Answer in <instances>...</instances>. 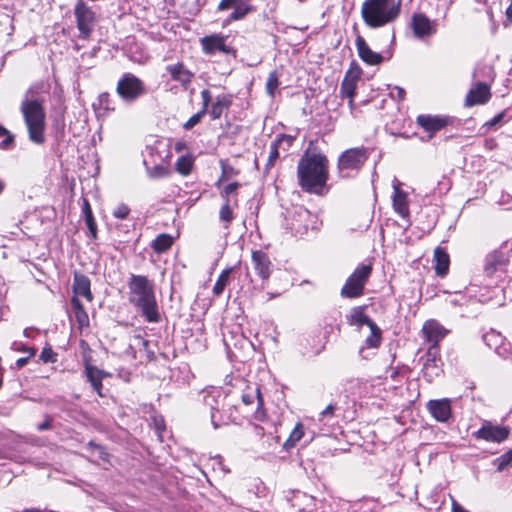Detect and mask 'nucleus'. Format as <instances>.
<instances>
[{
    "label": "nucleus",
    "mask_w": 512,
    "mask_h": 512,
    "mask_svg": "<svg viewBox=\"0 0 512 512\" xmlns=\"http://www.w3.org/2000/svg\"><path fill=\"white\" fill-rule=\"evenodd\" d=\"M45 103V96L39 92V88L32 86L25 92L19 107L28 132V138L37 145H42L46 140Z\"/></svg>",
    "instance_id": "obj_1"
},
{
    "label": "nucleus",
    "mask_w": 512,
    "mask_h": 512,
    "mask_svg": "<svg viewBox=\"0 0 512 512\" xmlns=\"http://www.w3.org/2000/svg\"><path fill=\"white\" fill-rule=\"evenodd\" d=\"M128 300L149 323H158L161 316L153 283L144 275L131 274L128 282Z\"/></svg>",
    "instance_id": "obj_2"
},
{
    "label": "nucleus",
    "mask_w": 512,
    "mask_h": 512,
    "mask_svg": "<svg viewBox=\"0 0 512 512\" xmlns=\"http://www.w3.org/2000/svg\"><path fill=\"white\" fill-rule=\"evenodd\" d=\"M299 184L309 193H319L328 179V160L320 153L306 152L297 167Z\"/></svg>",
    "instance_id": "obj_3"
},
{
    "label": "nucleus",
    "mask_w": 512,
    "mask_h": 512,
    "mask_svg": "<svg viewBox=\"0 0 512 512\" xmlns=\"http://www.w3.org/2000/svg\"><path fill=\"white\" fill-rule=\"evenodd\" d=\"M402 0H365L361 15L370 28H379L396 21L400 15Z\"/></svg>",
    "instance_id": "obj_4"
},
{
    "label": "nucleus",
    "mask_w": 512,
    "mask_h": 512,
    "mask_svg": "<svg viewBox=\"0 0 512 512\" xmlns=\"http://www.w3.org/2000/svg\"><path fill=\"white\" fill-rule=\"evenodd\" d=\"M116 93L127 104H132L147 94L145 83L132 73H124L116 85Z\"/></svg>",
    "instance_id": "obj_5"
},
{
    "label": "nucleus",
    "mask_w": 512,
    "mask_h": 512,
    "mask_svg": "<svg viewBox=\"0 0 512 512\" xmlns=\"http://www.w3.org/2000/svg\"><path fill=\"white\" fill-rule=\"evenodd\" d=\"M369 157L368 149L364 147L351 148L344 151L338 159V170L343 178L357 173Z\"/></svg>",
    "instance_id": "obj_6"
},
{
    "label": "nucleus",
    "mask_w": 512,
    "mask_h": 512,
    "mask_svg": "<svg viewBox=\"0 0 512 512\" xmlns=\"http://www.w3.org/2000/svg\"><path fill=\"white\" fill-rule=\"evenodd\" d=\"M372 273V264H360L348 277L341 289L344 298H358L363 295L364 287Z\"/></svg>",
    "instance_id": "obj_7"
},
{
    "label": "nucleus",
    "mask_w": 512,
    "mask_h": 512,
    "mask_svg": "<svg viewBox=\"0 0 512 512\" xmlns=\"http://www.w3.org/2000/svg\"><path fill=\"white\" fill-rule=\"evenodd\" d=\"M79 37L88 39L96 25V15L82 0H79L74 10Z\"/></svg>",
    "instance_id": "obj_8"
},
{
    "label": "nucleus",
    "mask_w": 512,
    "mask_h": 512,
    "mask_svg": "<svg viewBox=\"0 0 512 512\" xmlns=\"http://www.w3.org/2000/svg\"><path fill=\"white\" fill-rule=\"evenodd\" d=\"M505 242L503 246L490 252L485 258L484 271L486 275L493 276L496 272L502 271L510 257V249Z\"/></svg>",
    "instance_id": "obj_9"
},
{
    "label": "nucleus",
    "mask_w": 512,
    "mask_h": 512,
    "mask_svg": "<svg viewBox=\"0 0 512 512\" xmlns=\"http://www.w3.org/2000/svg\"><path fill=\"white\" fill-rule=\"evenodd\" d=\"M510 434L509 427L495 425L490 421H484L481 428L473 433L476 439L487 442L501 443L508 438Z\"/></svg>",
    "instance_id": "obj_10"
},
{
    "label": "nucleus",
    "mask_w": 512,
    "mask_h": 512,
    "mask_svg": "<svg viewBox=\"0 0 512 512\" xmlns=\"http://www.w3.org/2000/svg\"><path fill=\"white\" fill-rule=\"evenodd\" d=\"M413 34L418 39H425L434 35L437 31V24L431 21L422 13H415L411 19Z\"/></svg>",
    "instance_id": "obj_11"
},
{
    "label": "nucleus",
    "mask_w": 512,
    "mask_h": 512,
    "mask_svg": "<svg viewBox=\"0 0 512 512\" xmlns=\"http://www.w3.org/2000/svg\"><path fill=\"white\" fill-rule=\"evenodd\" d=\"M491 98L490 87L484 82L475 83L468 91L465 98V106L472 107L487 103Z\"/></svg>",
    "instance_id": "obj_12"
},
{
    "label": "nucleus",
    "mask_w": 512,
    "mask_h": 512,
    "mask_svg": "<svg viewBox=\"0 0 512 512\" xmlns=\"http://www.w3.org/2000/svg\"><path fill=\"white\" fill-rule=\"evenodd\" d=\"M427 409L432 417L438 422H448L452 417L451 401L447 398L430 400Z\"/></svg>",
    "instance_id": "obj_13"
},
{
    "label": "nucleus",
    "mask_w": 512,
    "mask_h": 512,
    "mask_svg": "<svg viewBox=\"0 0 512 512\" xmlns=\"http://www.w3.org/2000/svg\"><path fill=\"white\" fill-rule=\"evenodd\" d=\"M204 53L213 55L217 51L230 54L233 49L226 45V37L221 34L205 36L200 40Z\"/></svg>",
    "instance_id": "obj_14"
},
{
    "label": "nucleus",
    "mask_w": 512,
    "mask_h": 512,
    "mask_svg": "<svg viewBox=\"0 0 512 512\" xmlns=\"http://www.w3.org/2000/svg\"><path fill=\"white\" fill-rule=\"evenodd\" d=\"M315 223V216L307 209L298 207L294 212V218L291 222V229L299 235H303Z\"/></svg>",
    "instance_id": "obj_15"
},
{
    "label": "nucleus",
    "mask_w": 512,
    "mask_h": 512,
    "mask_svg": "<svg viewBox=\"0 0 512 512\" xmlns=\"http://www.w3.org/2000/svg\"><path fill=\"white\" fill-rule=\"evenodd\" d=\"M416 122L429 133L428 139H431L437 131L449 124V119L441 116L419 115Z\"/></svg>",
    "instance_id": "obj_16"
},
{
    "label": "nucleus",
    "mask_w": 512,
    "mask_h": 512,
    "mask_svg": "<svg viewBox=\"0 0 512 512\" xmlns=\"http://www.w3.org/2000/svg\"><path fill=\"white\" fill-rule=\"evenodd\" d=\"M251 259L257 274L262 280H267L272 271V263L268 255L262 250H255L252 251Z\"/></svg>",
    "instance_id": "obj_17"
},
{
    "label": "nucleus",
    "mask_w": 512,
    "mask_h": 512,
    "mask_svg": "<svg viewBox=\"0 0 512 512\" xmlns=\"http://www.w3.org/2000/svg\"><path fill=\"white\" fill-rule=\"evenodd\" d=\"M293 141L294 137L286 134H280L276 137L274 141H272L270 145L269 156L265 166V173H268L270 171V169L274 166L276 160L279 158V148L284 144L288 148L292 145Z\"/></svg>",
    "instance_id": "obj_18"
},
{
    "label": "nucleus",
    "mask_w": 512,
    "mask_h": 512,
    "mask_svg": "<svg viewBox=\"0 0 512 512\" xmlns=\"http://www.w3.org/2000/svg\"><path fill=\"white\" fill-rule=\"evenodd\" d=\"M422 333L428 342L436 345L446 336L448 330H446L438 321L431 319L424 323Z\"/></svg>",
    "instance_id": "obj_19"
},
{
    "label": "nucleus",
    "mask_w": 512,
    "mask_h": 512,
    "mask_svg": "<svg viewBox=\"0 0 512 512\" xmlns=\"http://www.w3.org/2000/svg\"><path fill=\"white\" fill-rule=\"evenodd\" d=\"M355 45L358 55L363 62L369 65H377L381 63L382 56L379 53L372 51L362 36L358 35L356 37Z\"/></svg>",
    "instance_id": "obj_20"
},
{
    "label": "nucleus",
    "mask_w": 512,
    "mask_h": 512,
    "mask_svg": "<svg viewBox=\"0 0 512 512\" xmlns=\"http://www.w3.org/2000/svg\"><path fill=\"white\" fill-rule=\"evenodd\" d=\"M401 183L396 181L393 184L394 193L392 197V203L394 211L400 215L402 218H406L409 216V207L407 200V193L403 191L401 188Z\"/></svg>",
    "instance_id": "obj_21"
},
{
    "label": "nucleus",
    "mask_w": 512,
    "mask_h": 512,
    "mask_svg": "<svg viewBox=\"0 0 512 512\" xmlns=\"http://www.w3.org/2000/svg\"><path fill=\"white\" fill-rule=\"evenodd\" d=\"M72 290L74 293L73 296H76L77 298L79 296H82L89 302L93 300V295L91 292V282L89 278L83 274H74Z\"/></svg>",
    "instance_id": "obj_22"
},
{
    "label": "nucleus",
    "mask_w": 512,
    "mask_h": 512,
    "mask_svg": "<svg viewBox=\"0 0 512 512\" xmlns=\"http://www.w3.org/2000/svg\"><path fill=\"white\" fill-rule=\"evenodd\" d=\"M166 70L174 81H178L184 86L190 84L194 76V74L188 70L183 63L168 65Z\"/></svg>",
    "instance_id": "obj_23"
},
{
    "label": "nucleus",
    "mask_w": 512,
    "mask_h": 512,
    "mask_svg": "<svg viewBox=\"0 0 512 512\" xmlns=\"http://www.w3.org/2000/svg\"><path fill=\"white\" fill-rule=\"evenodd\" d=\"M434 262L436 274L440 277H444L448 273L450 259L449 255L443 248L437 247L435 249Z\"/></svg>",
    "instance_id": "obj_24"
},
{
    "label": "nucleus",
    "mask_w": 512,
    "mask_h": 512,
    "mask_svg": "<svg viewBox=\"0 0 512 512\" xmlns=\"http://www.w3.org/2000/svg\"><path fill=\"white\" fill-rule=\"evenodd\" d=\"M348 323L351 326L361 327L363 325L373 326L375 323L364 313V307L358 306L351 309L350 314L347 316Z\"/></svg>",
    "instance_id": "obj_25"
},
{
    "label": "nucleus",
    "mask_w": 512,
    "mask_h": 512,
    "mask_svg": "<svg viewBox=\"0 0 512 512\" xmlns=\"http://www.w3.org/2000/svg\"><path fill=\"white\" fill-rule=\"evenodd\" d=\"M231 103L232 100L229 95L222 94L217 96L209 111L211 118L213 120L219 119L223 112L230 107Z\"/></svg>",
    "instance_id": "obj_26"
},
{
    "label": "nucleus",
    "mask_w": 512,
    "mask_h": 512,
    "mask_svg": "<svg viewBox=\"0 0 512 512\" xmlns=\"http://www.w3.org/2000/svg\"><path fill=\"white\" fill-rule=\"evenodd\" d=\"M71 306L79 329L88 327L89 317L79 298L73 296L71 298Z\"/></svg>",
    "instance_id": "obj_27"
},
{
    "label": "nucleus",
    "mask_w": 512,
    "mask_h": 512,
    "mask_svg": "<svg viewBox=\"0 0 512 512\" xmlns=\"http://www.w3.org/2000/svg\"><path fill=\"white\" fill-rule=\"evenodd\" d=\"M85 374L87 377V380L90 382L93 390L97 392L99 396H102L101 390H102V378L103 373L101 370H99L97 367L92 365H87L85 367Z\"/></svg>",
    "instance_id": "obj_28"
},
{
    "label": "nucleus",
    "mask_w": 512,
    "mask_h": 512,
    "mask_svg": "<svg viewBox=\"0 0 512 512\" xmlns=\"http://www.w3.org/2000/svg\"><path fill=\"white\" fill-rule=\"evenodd\" d=\"M252 6L247 4L244 0H237L234 5L232 13L226 19L227 23L243 19L248 13L252 11Z\"/></svg>",
    "instance_id": "obj_29"
},
{
    "label": "nucleus",
    "mask_w": 512,
    "mask_h": 512,
    "mask_svg": "<svg viewBox=\"0 0 512 512\" xmlns=\"http://www.w3.org/2000/svg\"><path fill=\"white\" fill-rule=\"evenodd\" d=\"M357 79L349 77L348 75L344 78L341 84L340 93L343 98L349 99V106L353 107V97L355 95Z\"/></svg>",
    "instance_id": "obj_30"
},
{
    "label": "nucleus",
    "mask_w": 512,
    "mask_h": 512,
    "mask_svg": "<svg viewBox=\"0 0 512 512\" xmlns=\"http://www.w3.org/2000/svg\"><path fill=\"white\" fill-rule=\"evenodd\" d=\"M194 166V157L191 154L179 157L175 163L176 171L182 176H188Z\"/></svg>",
    "instance_id": "obj_31"
},
{
    "label": "nucleus",
    "mask_w": 512,
    "mask_h": 512,
    "mask_svg": "<svg viewBox=\"0 0 512 512\" xmlns=\"http://www.w3.org/2000/svg\"><path fill=\"white\" fill-rule=\"evenodd\" d=\"M83 214H84L85 223L89 229V232H90L91 236L93 238H95L96 234H97V225H96L95 219L93 217V213H92L90 204L86 199H84V202H83Z\"/></svg>",
    "instance_id": "obj_32"
},
{
    "label": "nucleus",
    "mask_w": 512,
    "mask_h": 512,
    "mask_svg": "<svg viewBox=\"0 0 512 512\" xmlns=\"http://www.w3.org/2000/svg\"><path fill=\"white\" fill-rule=\"evenodd\" d=\"M234 270L233 267L227 268L222 271V273L219 275L214 287H213V294L215 296H219L224 291L225 287L230 281V275L232 271Z\"/></svg>",
    "instance_id": "obj_33"
},
{
    "label": "nucleus",
    "mask_w": 512,
    "mask_h": 512,
    "mask_svg": "<svg viewBox=\"0 0 512 512\" xmlns=\"http://www.w3.org/2000/svg\"><path fill=\"white\" fill-rule=\"evenodd\" d=\"M173 244V238L168 234L159 235L152 243V248L157 253L167 251Z\"/></svg>",
    "instance_id": "obj_34"
},
{
    "label": "nucleus",
    "mask_w": 512,
    "mask_h": 512,
    "mask_svg": "<svg viewBox=\"0 0 512 512\" xmlns=\"http://www.w3.org/2000/svg\"><path fill=\"white\" fill-rule=\"evenodd\" d=\"M303 435H304V427H303V425L301 423H298L294 427L292 432L290 433L288 439L285 441V443L283 445L284 448L286 450H290L293 447H295V445L297 444V442H299L301 440Z\"/></svg>",
    "instance_id": "obj_35"
},
{
    "label": "nucleus",
    "mask_w": 512,
    "mask_h": 512,
    "mask_svg": "<svg viewBox=\"0 0 512 512\" xmlns=\"http://www.w3.org/2000/svg\"><path fill=\"white\" fill-rule=\"evenodd\" d=\"M370 335L366 338V344L370 348H377L381 344V330L376 323L373 326H369Z\"/></svg>",
    "instance_id": "obj_36"
},
{
    "label": "nucleus",
    "mask_w": 512,
    "mask_h": 512,
    "mask_svg": "<svg viewBox=\"0 0 512 512\" xmlns=\"http://www.w3.org/2000/svg\"><path fill=\"white\" fill-rule=\"evenodd\" d=\"M255 400H257L258 405H261L263 402L259 388H255L253 390L249 389L242 395V401L246 405L253 404Z\"/></svg>",
    "instance_id": "obj_37"
},
{
    "label": "nucleus",
    "mask_w": 512,
    "mask_h": 512,
    "mask_svg": "<svg viewBox=\"0 0 512 512\" xmlns=\"http://www.w3.org/2000/svg\"><path fill=\"white\" fill-rule=\"evenodd\" d=\"M498 471H503L512 465V449L494 460Z\"/></svg>",
    "instance_id": "obj_38"
},
{
    "label": "nucleus",
    "mask_w": 512,
    "mask_h": 512,
    "mask_svg": "<svg viewBox=\"0 0 512 512\" xmlns=\"http://www.w3.org/2000/svg\"><path fill=\"white\" fill-rule=\"evenodd\" d=\"M279 86L278 75L275 71L271 72L266 82V90L270 96H274L275 91Z\"/></svg>",
    "instance_id": "obj_39"
},
{
    "label": "nucleus",
    "mask_w": 512,
    "mask_h": 512,
    "mask_svg": "<svg viewBox=\"0 0 512 512\" xmlns=\"http://www.w3.org/2000/svg\"><path fill=\"white\" fill-rule=\"evenodd\" d=\"M219 216L220 219L226 223H230L233 220V211L231 209L229 199H226L225 203L222 205Z\"/></svg>",
    "instance_id": "obj_40"
},
{
    "label": "nucleus",
    "mask_w": 512,
    "mask_h": 512,
    "mask_svg": "<svg viewBox=\"0 0 512 512\" xmlns=\"http://www.w3.org/2000/svg\"><path fill=\"white\" fill-rule=\"evenodd\" d=\"M206 113L207 112L200 110L199 112H197L196 114H194L187 120V122L183 125V128L186 130L192 129L194 126H196L202 120V118L204 117V115Z\"/></svg>",
    "instance_id": "obj_41"
},
{
    "label": "nucleus",
    "mask_w": 512,
    "mask_h": 512,
    "mask_svg": "<svg viewBox=\"0 0 512 512\" xmlns=\"http://www.w3.org/2000/svg\"><path fill=\"white\" fill-rule=\"evenodd\" d=\"M148 174L151 178H162L168 175V170L162 165H156L148 169Z\"/></svg>",
    "instance_id": "obj_42"
},
{
    "label": "nucleus",
    "mask_w": 512,
    "mask_h": 512,
    "mask_svg": "<svg viewBox=\"0 0 512 512\" xmlns=\"http://www.w3.org/2000/svg\"><path fill=\"white\" fill-rule=\"evenodd\" d=\"M499 339L500 335L494 331H491L483 336V340L490 348L496 347Z\"/></svg>",
    "instance_id": "obj_43"
},
{
    "label": "nucleus",
    "mask_w": 512,
    "mask_h": 512,
    "mask_svg": "<svg viewBox=\"0 0 512 512\" xmlns=\"http://www.w3.org/2000/svg\"><path fill=\"white\" fill-rule=\"evenodd\" d=\"M130 212V209L125 204H119L114 210H113V216L118 219H125Z\"/></svg>",
    "instance_id": "obj_44"
},
{
    "label": "nucleus",
    "mask_w": 512,
    "mask_h": 512,
    "mask_svg": "<svg viewBox=\"0 0 512 512\" xmlns=\"http://www.w3.org/2000/svg\"><path fill=\"white\" fill-rule=\"evenodd\" d=\"M55 357L56 355L50 347L44 348L40 354V359L45 363L55 362Z\"/></svg>",
    "instance_id": "obj_45"
},
{
    "label": "nucleus",
    "mask_w": 512,
    "mask_h": 512,
    "mask_svg": "<svg viewBox=\"0 0 512 512\" xmlns=\"http://www.w3.org/2000/svg\"><path fill=\"white\" fill-rule=\"evenodd\" d=\"M99 103L100 106L105 110H114V107L112 106L111 97L108 93H102L99 96Z\"/></svg>",
    "instance_id": "obj_46"
},
{
    "label": "nucleus",
    "mask_w": 512,
    "mask_h": 512,
    "mask_svg": "<svg viewBox=\"0 0 512 512\" xmlns=\"http://www.w3.org/2000/svg\"><path fill=\"white\" fill-rule=\"evenodd\" d=\"M201 98H202V109L203 111H208V106L212 100L211 92L208 89H204L201 91Z\"/></svg>",
    "instance_id": "obj_47"
},
{
    "label": "nucleus",
    "mask_w": 512,
    "mask_h": 512,
    "mask_svg": "<svg viewBox=\"0 0 512 512\" xmlns=\"http://www.w3.org/2000/svg\"><path fill=\"white\" fill-rule=\"evenodd\" d=\"M238 187H239V184L237 182H233V183H230L227 186H225L222 191V196L225 197V200L229 199L228 196L230 194L234 193Z\"/></svg>",
    "instance_id": "obj_48"
},
{
    "label": "nucleus",
    "mask_w": 512,
    "mask_h": 512,
    "mask_svg": "<svg viewBox=\"0 0 512 512\" xmlns=\"http://www.w3.org/2000/svg\"><path fill=\"white\" fill-rule=\"evenodd\" d=\"M237 4V0H221L218 4L219 11H226L229 9H233L234 5Z\"/></svg>",
    "instance_id": "obj_49"
},
{
    "label": "nucleus",
    "mask_w": 512,
    "mask_h": 512,
    "mask_svg": "<svg viewBox=\"0 0 512 512\" xmlns=\"http://www.w3.org/2000/svg\"><path fill=\"white\" fill-rule=\"evenodd\" d=\"M505 117V111H502L495 115L489 122H487V125L489 127H495L502 123L503 119Z\"/></svg>",
    "instance_id": "obj_50"
},
{
    "label": "nucleus",
    "mask_w": 512,
    "mask_h": 512,
    "mask_svg": "<svg viewBox=\"0 0 512 512\" xmlns=\"http://www.w3.org/2000/svg\"><path fill=\"white\" fill-rule=\"evenodd\" d=\"M13 143H14V136L12 134L7 135L6 137H4V139L0 143V148L5 149V150L9 149V148H11Z\"/></svg>",
    "instance_id": "obj_51"
},
{
    "label": "nucleus",
    "mask_w": 512,
    "mask_h": 512,
    "mask_svg": "<svg viewBox=\"0 0 512 512\" xmlns=\"http://www.w3.org/2000/svg\"><path fill=\"white\" fill-rule=\"evenodd\" d=\"M89 446L94 447L98 452V456L102 460H106L108 454L105 452L104 448L100 445H95L93 442L89 443Z\"/></svg>",
    "instance_id": "obj_52"
},
{
    "label": "nucleus",
    "mask_w": 512,
    "mask_h": 512,
    "mask_svg": "<svg viewBox=\"0 0 512 512\" xmlns=\"http://www.w3.org/2000/svg\"><path fill=\"white\" fill-rule=\"evenodd\" d=\"M335 410V406L333 404H329L322 412V417L332 416Z\"/></svg>",
    "instance_id": "obj_53"
},
{
    "label": "nucleus",
    "mask_w": 512,
    "mask_h": 512,
    "mask_svg": "<svg viewBox=\"0 0 512 512\" xmlns=\"http://www.w3.org/2000/svg\"><path fill=\"white\" fill-rule=\"evenodd\" d=\"M452 512H468L455 499L452 498Z\"/></svg>",
    "instance_id": "obj_54"
},
{
    "label": "nucleus",
    "mask_w": 512,
    "mask_h": 512,
    "mask_svg": "<svg viewBox=\"0 0 512 512\" xmlns=\"http://www.w3.org/2000/svg\"><path fill=\"white\" fill-rule=\"evenodd\" d=\"M38 331L32 327L25 328L23 334L27 338H33Z\"/></svg>",
    "instance_id": "obj_55"
},
{
    "label": "nucleus",
    "mask_w": 512,
    "mask_h": 512,
    "mask_svg": "<svg viewBox=\"0 0 512 512\" xmlns=\"http://www.w3.org/2000/svg\"><path fill=\"white\" fill-rule=\"evenodd\" d=\"M211 422L215 429L220 427V424L216 420V411L214 407L211 408Z\"/></svg>",
    "instance_id": "obj_56"
},
{
    "label": "nucleus",
    "mask_w": 512,
    "mask_h": 512,
    "mask_svg": "<svg viewBox=\"0 0 512 512\" xmlns=\"http://www.w3.org/2000/svg\"><path fill=\"white\" fill-rule=\"evenodd\" d=\"M394 90L396 91V97L399 101H402L405 97V90L400 87H395Z\"/></svg>",
    "instance_id": "obj_57"
},
{
    "label": "nucleus",
    "mask_w": 512,
    "mask_h": 512,
    "mask_svg": "<svg viewBox=\"0 0 512 512\" xmlns=\"http://www.w3.org/2000/svg\"><path fill=\"white\" fill-rule=\"evenodd\" d=\"M29 358H30V357H22V358H19V359L16 361V366H17L18 368H22V367H24V366L28 363Z\"/></svg>",
    "instance_id": "obj_58"
},
{
    "label": "nucleus",
    "mask_w": 512,
    "mask_h": 512,
    "mask_svg": "<svg viewBox=\"0 0 512 512\" xmlns=\"http://www.w3.org/2000/svg\"><path fill=\"white\" fill-rule=\"evenodd\" d=\"M221 165H222V176L221 178L219 179V182H221L225 177H226V174H227V170H232L231 167L225 165L223 163V161H221Z\"/></svg>",
    "instance_id": "obj_59"
},
{
    "label": "nucleus",
    "mask_w": 512,
    "mask_h": 512,
    "mask_svg": "<svg viewBox=\"0 0 512 512\" xmlns=\"http://www.w3.org/2000/svg\"><path fill=\"white\" fill-rule=\"evenodd\" d=\"M50 426H51V422H50V420H49V419H47V420H45L42 424H40V425L38 426V430H40V431H44V430L49 429V428H50Z\"/></svg>",
    "instance_id": "obj_60"
},
{
    "label": "nucleus",
    "mask_w": 512,
    "mask_h": 512,
    "mask_svg": "<svg viewBox=\"0 0 512 512\" xmlns=\"http://www.w3.org/2000/svg\"><path fill=\"white\" fill-rule=\"evenodd\" d=\"M21 350L23 352L28 353L29 354L28 357H33L36 354V349H34L32 347H23Z\"/></svg>",
    "instance_id": "obj_61"
},
{
    "label": "nucleus",
    "mask_w": 512,
    "mask_h": 512,
    "mask_svg": "<svg viewBox=\"0 0 512 512\" xmlns=\"http://www.w3.org/2000/svg\"><path fill=\"white\" fill-rule=\"evenodd\" d=\"M506 18L508 21L512 22V2L510 3L506 10Z\"/></svg>",
    "instance_id": "obj_62"
},
{
    "label": "nucleus",
    "mask_w": 512,
    "mask_h": 512,
    "mask_svg": "<svg viewBox=\"0 0 512 512\" xmlns=\"http://www.w3.org/2000/svg\"><path fill=\"white\" fill-rule=\"evenodd\" d=\"M11 133L3 126L0 125V138L6 137L7 135H10Z\"/></svg>",
    "instance_id": "obj_63"
},
{
    "label": "nucleus",
    "mask_w": 512,
    "mask_h": 512,
    "mask_svg": "<svg viewBox=\"0 0 512 512\" xmlns=\"http://www.w3.org/2000/svg\"><path fill=\"white\" fill-rule=\"evenodd\" d=\"M6 187V184L3 180L0 179V195L2 194V192L4 191Z\"/></svg>",
    "instance_id": "obj_64"
}]
</instances>
